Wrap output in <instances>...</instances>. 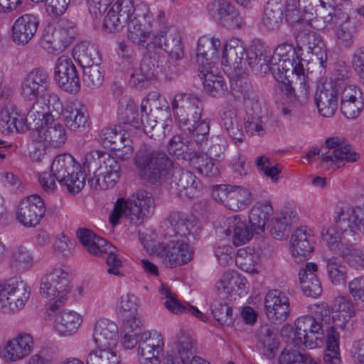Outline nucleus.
<instances>
[{
	"instance_id": "1",
	"label": "nucleus",
	"mask_w": 364,
	"mask_h": 364,
	"mask_svg": "<svg viewBox=\"0 0 364 364\" xmlns=\"http://www.w3.org/2000/svg\"><path fill=\"white\" fill-rule=\"evenodd\" d=\"M134 164L140 174L151 183L166 178L172 171L171 189L180 197L193 198L200 188V182L191 172L173 168L167 155L161 151L144 149L134 157Z\"/></svg>"
},
{
	"instance_id": "2",
	"label": "nucleus",
	"mask_w": 364,
	"mask_h": 364,
	"mask_svg": "<svg viewBox=\"0 0 364 364\" xmlns=\"http://www.w3.org/2000/svg\"><path fill=\"white\" fill-rule=\"evenodd\" d=\"M301 55V48H294L288 43L279 45L272 53L260 43H255L247 53V61L257 75H264L271 72L276 80H281L282 75L300 77L306 73Z\"/></svg>"
},
{
	"instance_id": "3",
	"label": "nucleus",
	"mask_w": 364,
	"mask_h": 364,
	"mask_svg": "<svg viewBox=\"0 0 364 364\" xmlns=\"http://www.w3.org/2000/svg\"><path fill=\"white\" fill-rule=\"evenodd\" d=\"M163 227L164 237L169 240L160 252L165 265L173 268L189 262L193 255L189 242L196 239L198 228L180 213H171Z\"/></svg>"
},
{
	"instance_id": "4",
	"label": "nucleus",
	"mask_w": 364,
	"mask_h": 364,
	"mask_svg": "<svg viewBox=\"0 0 364 364\" xmlns=\"http://www.w3.org/2000/svg\"><path fill=\"white\" fill-rule=\"evenodd\" d=\"M329 320L330 309L326 304H321L316 307L314 316H301L293 325H284L281 330V336L284 342L314 349L322 343L323 324Z\"/></svg>"
},
{
	"instance_id": "5",
	"label": "nucleus",
	"mask_w": 364,
	"mask_h": 364,
	"mask_svg": "<svg viewBox=\"0 0 364 364\" xmlns=\"http://www.w3.org/2000/svg\"><path fill=\"white\" fill-rule=\"evenodd\" d=\"M171 107L175 122L180 129L190 133L198 145L207 140L210 127L207 122L201 119L203 108L198 96L178 93L173 98Z\"/></svg>"
},
{
	"instance_id": "6",
	"label": "nucleus",
	"mask_w": 364,
	"mask_h": 364,
	"mask_svg": "<svg viewBox=\"0 0 364 364\" xmlns=\"http://www.w3.org/2000/svg\"><path fill=\"white\" fill-rule=\"evenodd\" d=\"M55 111L47 108L43 103L38 102L26 116V122L33 129V139L43 149L48 147L60 148L68 139L65 126L55 121Z\"/></svg>"
},
{
	"instance_id": "7",
	"label": "nucleus",
	"mask_w": 364,
	"mask_h": 364,
	"mask_svg": "<svg viewBox=\"0 0 364 364\" xmlns=\"http://www.w3.org/2000/svg\"><path fill=\"white\" fill-rule=\"evenodd\" d=\"M155 209V202L151 193L139 190L129 196L127 199L118 198L109 215V221L113 226L120 223L125 218L129 223L139 225L151 217Z\"/></svg>"
},
{
	"instance_id": "8",
	"label": "nucleus",
	"mask_w": 364,
	"mask_h": 364,
	"mask_svg": "<svg viewBox=\"0 0 364 364\" xmlns=\"http://www.w3.org/2000/svg\"><path fill=\"white\" fill-rule=\"evenodd\" d=\"M49 77L47 72L42 69H35L24 77L21 85V95L26 101H34L28 112L41 102L47 108L56 111L62 110V102L58 95L49 92Z\"/></svg>"
},
{
	"instance_id": "9",
	"label": "nucleus",
	"mask_w": 364,
	"mask_h": 364,
	"mask_svg": "<svg viewBox=\"0 0 364 364\" xmlns=\"http://www.w3.org/2000/svg\"><path fill=\"white\" fill-rule=\"evenodd\" d=\"M71 274L68 267L58 264L48 269L41 279V295L51 301L50 310L58 309L67 300L70 292Z\"/></svg>"
},
{
	"instance_id": "10",
	"label": "nucleus",
	"mask_w": 364,
	"mask_h": 364,
	"mask_svg": "<svg viewBox=\"0 0 364 364\" xmlns=\"http://www.w3.org/2000/svg\"><path fill=\"white\" fill-rule=\"evenodd\" d=\"M50 171L55 180L70 193H77L85 186V176L80 165L70 154L57 156L51 164Z\"/></svg>"
},
{
	"instance_id": "11",
	"label": "nucleus",
	"mask_w": 364,
	"mask_h": 364,
	"mask_svg": "<svg viewBox=\"0 0 364 364\" xmlns=\"http://www.w3.org/2000/svg\"><path fill=\"white\" fill-rule=\"evenodd\" d=\"M31 296V288L23 280L10 279L0 282V311L15 315L22 311Z\"/></svg>"
},
{
	"instance_id": "12",
	"label": "nucleus",
	"mask_w": 364,
	"mask_h": 364,
	"mask_svg": "<svg viewBox=\"0 0 364 364\" xmlns=\"http://www.w3.org/2000/svg\"><path fill=\"white\" fill-rule=\"evenodd\" d=\"M76 34L77 30L73 22L62 21L54 28L50 26L45 28L41 46L48 53H58L70 46Z\"/></svg>"
},
{
	"instance_id": "13",
	"label": "nucleus",
	"mask_w": 364,
	"mask_h": 364,
	"mask_svg": "<svg viewBox=\"0 0 364 364\" xmlns=\"http://www.w3.org/2000/svg\"><path fill=\"white\" fill-rule=\"evenodd\" d=\"M117 119L125 127L138 134L146 132L149 127L153 128L156 120H149L141 118L138 107L129 95L122 96L118 101Z\"/></svg>"
},
{
	"instance_id": "14",
	"label": "nucleus",
	"mask_w": 364,
	"mask_h": 364,
	"mask_svg": "<svg viewBox=\"0 0 364 364\" xmlns=\"http://www.w3.org/2000/svg\"><path fill=\"white\" fill-rule=\"evenodd\" d=\"M164 341L161 334L144 332L137 341L136 354L141 364H160L164 351Z\"/></svg>"
},
{
	"instance_id": "15",
	"label": "nucleus",
	"mask_w": 364,
	"mask_h": 364,
	"mask_svg": "<svg viewBox=\"0 0 364 364\" xmlns=\"http://www.w3.org/2000/svg\"><path fill=\"white\" fill-rule=\"evenodd\" d=\"M54 77L58 86L66 92H77L80 88L78 73L72 58L68 55H63L57 59Z\"/></svg>"
},
{
	"instance_id": "16",
	"label": "nucleus",
	"mask_w": 364,
	"mask_h": 364,
	"mask_svg": "<svg viewBox=\"0 0 364 364\" xmlns=\"http://www.w3.org/2000/svg\"><path fill=\"white\" fill-rule=\"evenodd\" d=\"M47 309V315L53 319L54 331L61 337H71L75 336L81 326L83 318L79 313L73 310L58 311Z\"/></svg>"
},
{
	"instance_id": "17",
	"label": "nucleus",
	"mask_w": 364,
	"mask_h": 364,
	"mask_svg": "<svg viewBox=\"0 0 364 364\" xmlns=\"http://www.w3.org/2000/svg\"><path fill=\"white\" fill-rule=\"evenodd\" d=\"M34 338L26 331L17 333L4 346L3 358L7 362H17L27 358L33 350Z\"/></svg>"
},
{
	"instance_id": "18",
	"label": "nucleus",
	"mask_w": 364,
	"mask_h": 364,
	"mask_svg": "<svg viewBox=\"0 0 364 364\" xmlns=\"http://www.w3.org/2000/svg\"><path fill=\"white\" fill-rule=\"evenodd\" d=\"M347 209H351L349 207H337L335 212L334 222L335 225L323 227L321 231L322 241L326 246L333 251L341 254L343 250L346 248L350 243L348 236H353L360 232H353L350 228L346 230L341 229L338 225L336 220L339 212Z\"/></svg>"
},
{
	"instance_id": "19",
	"label": "nucleus",
	"mask_w": 364,
	"mask_h": 364,
	"mask_svg": "<svg viewBox=\"0 0 364 364\" xmlns=\"http://www.w3.org/2000/svg\"><path fill=\"white\" fill-rule=\"evenodd\" d=\"M45 211L43 200L38 195H31L20 202L16 211V218L23 225L33 227L39 223Z\"/></svg>"
},
{
	"instance_id": "20",
	"label": "nucleus",
	"mask_w": 364,
	"mask_h": 364,
	"mask_svg": "<svg viewBox=\"0 0 364 364\" xmlns=\"http://www.w3.org/2000/svg\"><path fill=\"white\" fill-rule=\"evenodd\" d=\"M325 144L328 150L323 156V162L340 167L346 163L355 162L360 157L350 145L342 144L341 140L337 137L327 139Z\"/></svg>"
},
{
	"instance_id": "21",
	"label": "nucleus",
	"mask_w": 364,
	"mask_h": 364,
	"mask_svg": "<svg viewBox=\"0 0 364 364\" xmlns=\"http://www.w3.org/2000/svg\"><path fill=\"white\" fill-rule=\"evenodd\" d=\"M264 312L269 320L274 322L285 321L290 312L289 299L278 289L269 291L264 298Z\"/></svg>"
},
{
	"instance_id": "22",
	"label": "nucleus",
	"mask_w": 364,
	"mask_h": 364,
	"mask_svg": "<svg viewBox=\"0 0 364 364\" xmlns=\"http://www.w3.org/2000/svg\"><path fill=\"white\" fill-rule=\"evenodd\" d=\"M56 117L63 115L64 126L71 132H80L85 129L88 124V114L85 107L78 102H69L62 110L54 112Z\"/></svg>"
},
{
	"instance_id": "23",
	"label": "nucleus",
	"mask_w": 364,
	"mask_h": 364,
	"mask_svg": "<svg viewBox=\"0 0 364 364\" xmlns=\"http://www.w3.org/2000/svg\"><path fill=\"white\" fill-rule=\"evenodd\" d=\"M121 173L120 165L117 160H109L106 166L97 167L92 176L88 179L91 188L104 191L114 187L118 182Z\"/></svg>"
},
{
	"instance_id": "24",
	"label": "nucleus",
	"mask_w": 364,
	"mask_h": 364,
	"mask_svg": "<svg viewBox=\"0 0 364 364\" xmlns=\"http://www.w3.org/2000/svg\"><path fill=\"white\" fill-rule=\"evenodd\" d=\"M217 231L227 236L232 235V244L237 247L247 243L253 235L246 223L238 215L223 219L217 227Z\"/></svg>"
},
{
	"instance_id": "25",
	"label": "nucleus",
	"mask_w": 364,
	"mask_h": 364,
	"mask_svg": "<svg viewBox=\"0 0 364 364\" xmlns=\"http://www.w3.org/2000/svg\"><path fill=\"white\" fill-rule=\"evenodd\" d=\"M220 294H224L230 300H236L247 294V281L238 272L228 271L223 274L215 284Z\"/></svg>"
},
{
	"instance_id": "26",
	"label": "nucleus",
	"mask_w": 364,
	"mask_h": 364,
	"mask_svg": "<svg viewBox=\"0 0 364 364\" xmlns=\"http://www.w3.org/2000/svg\"><path fill=\"white\" fill-rule=\"evenodd\" d=\"M332 314L333 327L330 329L340 328L348 330L353 326V318L355 316V308L353 301L346 296L336 297L330 309Z\"/></svg>"
},
{
	"instance_id": "27",
	"label": "nucleus",
	"mask_w": 364,
	"mask_h": 364,
	"mask_svg": "<svg viewBox=\"0 0 364 364\" xmlns=\"http://www.w3.org/2000/svg\"><path fill=\"white\" fill-rule=\"evenodd\" d=\"M290 243L291 252L296 262L308 259L314 245L311 230L306 227L296 229L291 237Z\"/></svg>"
},
{
	"instance_id": "28",
	"label": "nucleus",
	"mask_w": 364,
	"mask_h": 364,
	"mask_svg": "<svg viewBox=\"0 0 364 364\" xmlns=\"http://www.w3.org/2000/svg\"><path fill=\"white\" fill-rule=\"evenodd\" d=\"M119 329L112 320L101 318L93 327V341L97 348H115L118 343Z\"/></svg>"
},
{
	"instance_id": "29",
	"label": "nucleus",
	"mask_w": 364,
	"mask_h": 364,
	"mask_svg": "<svg viewBox=\"0 0 364 364\" xmlns=\"http://www.w3.org/2000/svg\"><path fill=\"white\" fill-rule=\"evenodd\" d=\"M158 44L173 59L180 60L184 55L181 34L176 28L168 27L161 30L154 37Z\"/></svg>"
},
{
	"instance_id": "30",
	"label": "nucleus",
	"mask_w": 364,
	"mask_h": 364,
	"mask_svg": "<svg viewBox=\"0 0 364 364\" xmlns=\"http://www.w3.org/2000/svg\"><path fill=\"white\" fill-rule=\"evenodd\" d=\"M134 16V11L129 1L114 2L104 18L103 25L110 33L121 31L126 23Z\"/></svg>"
},
{
	"instance_id": "31",
	"label": "nucleus",
	"mask_w": 364,
	"mask_h": 364,
	"mask_svg": "<svg viewBox=\"0 0 364 364\" xmlns=\"http://www.w3.org/2000/svg\"><path fill=\"white\" fill-rule=\"evenodd\" d=\"M208 9L213 16L218 18L228 28H240L245 24L244 18L225 0L213 2L208 6Z\"/></svg>"
},
{
	"instance_id": "32",
	"label": "nucleus",
	"mask_w": 364,
	"mask_h": 364,
	"mask_svg": "<svg viewBox=\"0 0 364 364\" xmlns=\"http://www.w3.org/2000/svg\"><path fill=\"white\" fill-rule=\"evenodd\" d=\"M292 76L296 77V80L299 82L301 89L299 95L295 93L291 85L292 80L290 79L291 77H286L282 75L281 80H277L278 87L282 94L286 97L287 102L292 103L294 105H302L307 102L310 96V91L306 82V75L304 73L300 77L298 75Z\"/></svg>"
},
{
	"instance_id": "33",
	"label": "nucleus",
	"mask_w": 364,
	"mask_h": 364,
	"mask_svg": "<svg viewBox=\"0 0 364 364\" xmlns=\"http://www.w3.org/2000/svg\"><path fill=\"white\" fill-rule=\"evenodd\" d=\"M135 65L130 66L129 83L136 89H142L156 75L158 67L155 58L149 56L144 57L139 65Z\"/></svg>"
},
{
	"instance_id": "34",
	"label": "nucleus",
	"mask_w": 364,
	"mask_h": 364,
	"mask_svg": "<svg viewBox=\"0 0 364 364\" xmlns=\"http://www.w3.org/2000/svg\"><path fill=\"white\" fill-rule=\"evenodd\" d=\"M144 332H150L144 328V321L139 314L123 318L122 345L124 349L134 348L137 341Z\"/></svg>"
},
{
	"instance_id": "35",
	"label": "nucleus",
	"mask_w": 364,
	"mask_h": 364,
	"mask_svg": "<svg viewBox=\"0 0 364 364\" xmlns=\"http://www.w3.org/2000/svg\"><path fill=\"white\" fill-rule=\"evenodd\" d=\"M38 26L36 16L24 14L18 17L12 26V39L18 45L28 43L35 36Z\"/></svg>"
},
{
	"instance_id": "36",
	"label": "nucleus",
	"mask_w": 364,
	"mask_h": 364,
	"mask_svg": "<svg viewBox=\"0 0 364 364\" xmlns=\"http://www.w3.org/2000/svg\"><path fill=\"white\" fill-rule=\"evenodd\" d=\"M138 134L133 130L118 126V130L114 139V142L111 148L117 158L122 161H127L132 158L134 151V139Z\"/></svg>"
},
{
	"instance_id": "37",
	"label": "nucleus",
	"mask_w": 364,
	"mask_h": 364,
	"mask_svg": "<svg viewBox=\"0 0 364 364\" xmlns=\"http://www.w3.org/2000/svg\"><path fill=\"white\" fill-rule=\"evenodd\" d=\"M159 293L163 299H165L164 301V306L171 313L175 314L188 313L195 316L200 321H205L207 320V316L196 307L190 305L187 302H180L176 294L173 293L168 287L164 284L160 287Z\"/></svg>"
},
{
	"instance_id": "38",
	"label": "nucleus",
	"mask_w": 364,
	"mask_h": 364,
	"mask_svg": "<svg viewBox=\"0 0 364 364\" xmlns=\"http://www.w3.org/2000/svg\"><path fill=\"white\" fill-rule=\"evenodd\" d=\"M178 134L168 141V151L178 159L188 161L196 151L194 150L195 138L190 134Z\"/></svg>"
},
{
	"instance_id": "39",
	"label": "nucleus",
	"mask_w": 364,
	"mask_h": 364,
	"mask_svg": "<svg viewBox=\"0 0 364 364\" xmlns=\"http://www.w3.org/2000/svg\"><path fill=\"white\" fill-rule=\"evenodd\" d=\"M253 45L246 50L244 43L240 39L236 38L228 39L224 46L221 64L225 67L238 68L244 60L245 55L247 60V53Z\"/></svg>"
},
{
	"instance_id": "40",
	"label": "nucleus",
	"mask_w": 364,
	"mask_h": 364,
	"mask_svg": "<svg viewBox=\"0 0 364 364\" xmlns=\"http://www.w3.org/2000/svg\"><path fill=\"white\" fill-rule=\"evenodd\" d=\"M314 101L321 115L331 117L334 114L337 109V97L331 80L329 89L326 88L323 84L317 85Z\"/></svg>"
},
{
	"instance_id": "41",
	"label": "nucleus",
	"mask_w": 364,
	"mask_h": 364,
	"mask_svg": "<svg viewBox=\"0 0 364 364\" xmlns=\"http://www.w3.org/2000/svg\"><path fill=\"white\" fill-rule=\"evenodd\" d=\"M221 46L219 38L203 36L198 41L196 60L199 65L216 63L219 59L218 49Z\"/></svg>"
},
{
	"instance_id": "42",
	"label": "nucleus",
	"mask_w": 364,
	"mask_h": 364,
	"mask_svg": "<svg viewBox=\"0 0 364 364\" xmlns=\"http://www.w3.org/2000/svg\"><path fill=\"white\" fill-rule=\"evenodd\" d=\"M318 266L314 262H307L299 272V280L302 291L307 296L317 297L321 295L322 288L316 273Z\"/></svg>"
},
{
	"instance_id": "43",
	"label": "nucleus",
	"mask_w": 364,
	"mask_h": 364,
	"mask_svg": "<svg viewBox=\"0 0 364 364\" xmlns=\"http://www.w3.org/2000/svg\"><path fill=\"white\" fill-rule=\"evenodd\" d=\"M318 4L316 5V13L318 16L323 18L324 23H341L348 18L346 13L336 3V0H318Z\"/></svg>"
},
{
	"instance_id": "44",
	"label": "nucleus",
	"mask_w": 364,
	"mask_h": 364,
	"mask_svg": "<svg viewBox=\"0 0 364 364\" xmlns=\"http://www.w3.org/2000/svg\"><path fill=\"white\" fill-rule=\"evenodd\" d=\"M336 222L344 231L350 228L364 234V205L340 211Z\"/></svg>"
},
{
	"instance_id": "45",
	"label": "nucleus",
	"mask_w": 364,
	"mask_h": 364,
	"mask_svg": "<svg viewBox=\"0 0 364 364\" xmlns=\"http://www.w3.org/2000/svg\"><path fill=\"white\" fill-rule=\"evenodd\" d=\"M168 351L188 363L196 352V346L192 338L181 331L173 338L170 344V350Z\"/></svg>"
},
{
	"instance_id": "46",
	"label": "nucleus",
	"mask_w": 364,
	"mask_h": 364,
	"mask_svg": "<svg viewBox=\"0 0 364 364\" xmlns=\"http://www.w3.org/2000/svg\"><path fill=\"white\" fill-rule=\"evenodd\" d=\"M273 213L274 210L269 201L257 203L249 214V222L254 230L257 233L263 232Z\"/></svg>"
},
{
	"instance_id": "47",
	"label": "nucleus",
	"mask_w": 364,
	"mask_h": 364,
	"mask_svg": "<svg viewBox=\"0 0 364 364\" xmlns=\"http://www.w3.org/2000/svg\"><path fill=\"white\" fill-rule=\"evenodd\" d=\"M34 259L32 252L23 245L12 248L9 255V266L18 272H26L32 269Z\"/></svg>"
},
{
	"instance_id": "48",
	"label": "nucleus",
	"mask_w": 364,
	"mask_h": 364,
	"mask_svg": "<svg viewBox=\"0 0 364 364\" xmlns=\"http://www.w3.org/2000/svg\"><path fill=\"white\" fill-rule=\"evenodd\" d=\"M333 87L339 97L341 102L363 98L360 90L355 85L350 84L347 77L342 74H335L331 77Z\"/></svg>"
},
{
	"instance_id": "49",
	"label": "nucleus",
	"mask_w": 364,
	"mask_h": 364,
	"mask_svg": "<svg viewBox=\"0 0 364 364\" xmlns=\"http://www.w3.org/2000/svg\"><path fill=\"white\" fill-rule=\"evenodd\" d=\"M73 57L82 68L101 63V58L97 47L85 41L75 46Z\"/></svg>"
},
{
	"instance_id": "50",
	"label": "nucleus",
	"mask_w": 364,
	"mask_h": 364,
	"mask_svg": "<svg viewBox=\"0 0 364 364\" xmlns=\"http://www.w3.org/2000/svg\"><path fill=\"white\" fill-rule=\"evenodd\" d=\"M284 4L280 0H269L262 17V24L269 30L277 29L283 19Z\"/></svg>"
},
{
	"instance_id": "51",
	"label": "nucleus",
	"mask_w": 364,
	"mask_h": 364,
	"mask_svg": "<svg viewBox=\"0 0 364 364\" xmlns=\"http://www.w3.org/2000/svg\"><path fill=\"white\" fill-rule=\"evenodd\" d=\"M304 42L307 52L314 55L322 68L326 67L327 50L321 36L314 32L309 31L304 34Z\"/></svg>"
},
{
	"instance_id": "52",
	"label": "nucleus",
	"mask_w": 364,
	"mask_h": 364,
	"mask_svg": "<svg viewBox=\"0 0 364 364\" xmlns=\"http://www.w3.org/2000/svg\"><path fill=\"white\" fill-rule=\"evenodd\" d=\"M350 21V17L348 14L347 19L341 23H336L332 25L329 23H324L326 29H334V38L336 44L339 46L349 48L353 43L355 28H350L347 25Z\"/></svg>"
},
{
	"instance_id": "53",
	"label": "nucleus",
	"mask_w": 364,
	"mask_h": 364,
	"mask_svg": "<svg viewBox=\"0 0 364 364\" xmlns=\"http://www.w3.org/2000/svg\"><path fill=\"white\" fill-rule=\"evenodd\" d=\"M327 277L335 286L345 284L347 280V267L338 257H331L325 259Z\"/></svg>"
},
{
	"instance_id": "54",
	"label": "nucleus",
	"mask_w": 364,
	"mask_h": 364,
	"mask_svg": "<svg viewBox=\"0 0 364 364\" xmlns=\"http://www.w3.org/2000/svg\"><path fill=\"white\" fill-rule=\"evenodd\" d=\"M77 237L87 250L95 255H100L106 248L107 240L97 236L88 229H80L77 231Z\"/></svg>"
},
{
	"instance_id": "55",
	"label": "nucleus",
	"mask_w": 364,
	"mask_h": 364,
	"mask_svg": "<svg viewBox=\"0 0 364 364\" xmlns=\"http://www.w3.org/2000/svg\"><path fill=\"white\" fill-rule=\"evenodd\" d=\"M252 200L253 196L249 189L242 186H230L227 208L234 211L244 210Z\"/></svg>"
},
{
	"instance_id": "56",
	"label": "nucleus",
	"mask_w": 364,
	"mask_h": 364,
	"mask_svg": "<svg viewBox=\"0 0 364 364\" xmlns=\"http://www.w3.org/2000/svg\"><path fill=\"white\" fill-rule=\"evenodd\" d=\"M259 340L264 355L268 359L273 358L279 347L277 333L268 326H262L259 330Z\"/></svg>"
},
{
	"instance_id": "57",
	"label": "nucleus",
	"mask_w": 364,
	"mask_h": 364,
	"mask_svg": "<svg viewBox=\"0 0 364 364\" xmlns=\"http://www.w3.org/2000/svg\"><path fill=\"white\" fill-rule=\"evenodd\" d=\"M339 338V333L336 330L329 329L327 333L326 347L323 355L325 364H341Z\"/></svg>"
},
{
	"instance_id": "58",
	"label": "nucleus",
	"mask_w": 364,
	"mask_h": 364,
	"mask_svg": "<svg viewBox=\"0 0 364 364\" xmlns=\"http://www.w3.org/2000/svg\"><path fill=\"white\" fill-rule=\"evenodd\" d=\"M213 161L206 154L196 151L188 162L198 173L213 176L218 173V168Z\"/></svg>"
},
{
	"instance_id": "59",
	"label": "nucleus",
	"mask_w": 364,
	"mask_h": 364,
	"mask_svg": "<svg viewBox=\"0 0 364 364\" xmlns=\"http://www.w3.org/2000/svg\"><path fill=\"white\" fill-rule=\"evenodd\" d=\"M259 255L252 249L240 250L235 258L236 264L243 271L250 273H257Z\"/></svg>"
},
{
	"instance_id": "60",
	"label": "nucleus",
	"mask_w": 364,
	"mask_h": 364,
	"mask_svg": "<svg viewBox=\"0 0 364 364\" xmlns=\"http://www.w3.org/2000/svg\"><path fill=\"white\" fill-rule=\"evenodd\" d=\"M126 23L128 28V37L133 43L141 46H145V44L149 43L152 38V34L141 28V24L137 20L135 10H134L132 19H130Z\"/></svg>"
},
{
	"instance_id": "61",
	"label": "nucleus",
	"mask_w": 364,
	"mask_h": 364,
	"mask_svg": "<svg viewBox=\"0 0 364 364\" xmlns=\"http://www.w3.org/2000/svg\"><path fill=\"white\" fill-rule=\"evenodd\" d=\"M223 124L229 136L235 143H240L244 139V134L239 125L235 111L225 112L222 117Z\"/></svg>"
},
{
	"instance_id": "62",
	"label": "nucleus",
	"mask_w": 364,
	"mask_h": 364,
	"mask_svg": "<svg viewBox=\"0 0 364 364\" xmlns=\"http://www.w3.org/2000/svg\"><path fill=\"white\" fill-rule=\"evenodd\" d=\"M83 82L91 89L100 87L104 81L105 70L101 63L82 68Z\"/></svg>"
},
{
	"instance_id": "63",
	"label": "nucleus",
	"mask_w": 364,
	"mask_h": 364,
	"mask_svg": "<svg viewBox=\"0 0 364 364\" xmlns=\"http://www.w3.org/2000/svg\"><path fill=\"white\" fill-rule=\"evenodd\" d=\"M256 166L258 170L271 179L272 182L277 183L279 179V173L282 172V166L274 161H272L267 156H261L256 159Z\"/></svg>"
},
{
	"instance_id": "64",
	"label": "nucleus",
	"mask_w": 364,
	"mask_h": 364,
	"mask_svg": "<svg viewBox=\"0 0 364 364\" xmlns=\"http://www.w3.org/2000/svg\"><path fill=\"white\" fill-rule=\"evenodd\" d=\"M117 160L109 154L102 151H92L87 153L84 157L83 167L89 172L95 171L97 167L106 166L108 161Z\"/></svg>"
}]
</instances>
